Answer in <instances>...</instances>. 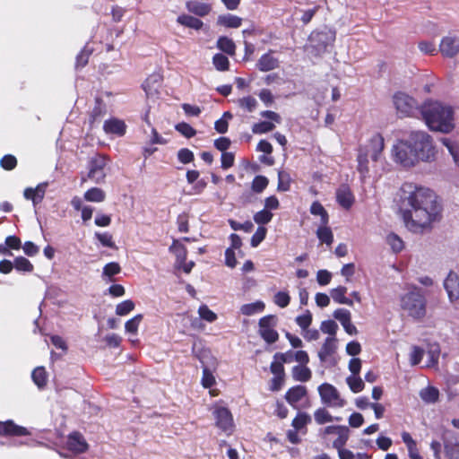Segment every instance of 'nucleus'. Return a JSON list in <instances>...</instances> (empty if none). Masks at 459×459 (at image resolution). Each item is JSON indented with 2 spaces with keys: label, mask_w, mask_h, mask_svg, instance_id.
<instances>
[{
  "label": "nucleus",
  "mask_w": 459,
  "mask_h": 459,
  "mask_svg": "<svg viewBox=\"0 0 459 459\" xmlns=\"http://www.w3.org/2000/svg\"><path fill=\"white\" fill-rule=\"evenodd\" d=\"M403 205V220L412 232L430 230L434 223L443 218V204L439 196L429 187L413 182H404L400 188Z\"/></svg>",
  "instance_id": "nucleus-1"
},
{
  "label": "nucleus",
  "mask_w": 459,
  "mask_h": 459,
  "mask_svg": "<svg viewBox=\"0 0 459 459\" xmlns=\"http://www.w3.org/2000/svg\"><path fill=\"white\" fill-rule=\"evenodd\" d=\"M420 114L431 131L449 134L455 128V112L449 105L428 100L420 106Z\"/></svg>",
  "instance_id": "nucleus-2"
},
{
  "label": "nucleus",
  "mask_w": 459,
  "mask_h": 459,
  "mask_svg": "<svg viewBox=\"0 0 459 459\" xmlns=\"http://www.w3.org/2000/svg\"><path fill=\"white\" fill-rule=\"evenodd\" d=\"M428 301L422 290L412 285L409 291L401 295L400 307L415 321L421 322L427 316Z\"/></svg>",
  "instance_id": "nucleus-3"
},
{
  "label": "nucleus",
  "mask_w": 459,
  "mask_h": 459,
  "mask_svg": "<svg viewBox=\"0 0 459 459\" xmlns=\"http://www.w3.org/2000/svg\"><path fill=\"white\" fill-rule=\"evenodd\" d=\"M384 148V137L379 133H374L368 139V143L359 145L357 157V170L360 174L362 181L368 177V157H370L373 161H377Z\"/></svg>",
  "instance_id": "nucleus-4"
},
{
  "label": "nucleus",
  "mask_w": 459,
  "mask_h": 459,
  "mask_svg": "<svg viewBox=\"0 0 459 459\" xmlns=\"http://www.w3.org/2000/svg\"><path fill=\"white\" fill-rule=\"evenodd\" d=\"M408 141L412 148L418 162H431L436 158V147L430 134L425 131H412L410 133Z\"/></svg>",
  "instance_id": "nucleus-5"
},
{
  "label": "nucleus",
  "mask_w": 459,
  "mask_h": 459,
  "mask_svg": "<svg viewBox=\"0 0 459 459\" xmlns=\"http://www.w3.org/2000/svg\"><path fill=\"white\" fill-rule=\"evenodd\" d=\"M393 103L400 118L413 117L416 111L419 108L420 109L418 101L403 91H397L394 94Z\"/></svg>",
  "instance_id": "nucleus-6"
},
{
  "label": "nucleus",
  "mask_w": 459,
  "mask_h": 459,
  "mask_svg": "<svg viewBox=\"0 0 459 459\" xmlns=\"http://www.w3.org/2000/svg\"><path fill=\"white\" fill-rule=\"evenodd\" d=\"M334 33L331 30H314L308 37V48L314 56H318L326 51L327 47L334 41Z\"/></svg>",
  "instance_id": "nucleus-7"
},
{
  "label": "nucleus",
  "mask_w": 459,
  "mask_h": 459,
  "mask_svg": "<svg viewBox=\"0 0 459 459\" xmlns=\"http://www.w3.org/2000/svg\"><path fill=\"white\" fill-rule=\"evenodd\" d=\"M393 152L394 161L404 168H411L419 163L408 139L399 141L394 146Z\"/></svg>",
  "instance_id": "nucleus-8"
},
{
  "label": "nucleus",
  "mask_w": 459,
  "mask_h": 459,
  "mask_svg": "<svg viewBox=\"0 0 459 459\" xmlns=\"http://www.w3.org/2000/svg\"><path fill=\"white\" fill-rule=\"evenodd\" d=\"M277 316L274 315H267L259 319L258 333L268 344H273L279 339V333L274 329L277 325Z\"/></svg>",
  "instance_id": "nucleus-9"
},
{
  "label": "nucleus",
  "mask_w": 459,
  "mask_h": 459,
  "mask_svg": "<svg viewBox=\"0 0 459 459\" xmlns=\"http://www.w3.org/2000/svg\"><path fill=\"white\" fill-rule=\"evenodd\" d=\"M107 159L104 155H96L89 162V172L87 178L96 184L104 182L106 178L105 168Z\"/></svg>",
  "instance_id": "nucleus-10"
},
{
  "label": "nucleus",
  "mask_w": 459,
  "mask_h": 459,
  "mask_svg": "<svg viewBox=\"0 0 459 459\" xmlns=\"http://www.w3.org/2000/svg\"><path fill=\"white\" fill-rule=\"evenodd\" d=\"M322 403L328 407H341L342 399L337 389L331 384L324 383L318 386Z\"/></svg>",
  "instance_id": "nucleus-11"
},
{
  "label": "nucleus",
  "mask_w": 459,
  "mask_h": 459,
  "mask_svg": "<svg viewBox=\"0 0 459 459\" xmlns=\"http://www.w3.org/2000/svg\"><path fill=\"white\" fill-rule=\"evenodd\" d=\"M260 115L270 121H261L254 124L252 126V132L255 134H263L273 131L275 128L273 122L280 124L281 121V116L272 110L262 111Z\"/></svg>",
  "instance_id": "nucleus-12"
},
{
  "label": "nucleus",
  "mask_w": 459,
  "mask_h": 459,
  "mask_svg": "<svg viewBox=\"0 0 459 459\" xmlns=\"http://www.w3.org/2000/svg\"><path fill=\"white\" fill-rule=\"evenodd\" d=\"M215 425L224 432L231 434L234 429L233 416L230 411L224 406L216 407L213 411Z\"/></svg>",
  "instance_id": "nucleus-13"
},
{
  "label": "nucleus",
  "mask_w": 459,
  "mask_h": 459,
  "mask_svg": "<svg viewBox=\"0 0 459 459\" xmlns=\"http://www.w3.org/2000/svg\"><path fill=\"white\" fill-rule=\"evenodd\" d=\"M445 455L447 459H459V435L451 430L442 434Z\"/></svg>",
  "instance_id": "nucleus-14"
},
{
  "label": "nucleus",
  "mask_w": 459,
  "mask_h": 459,
  "mask_svg": "<svg viewBox=\"0 0 459 459\" xmlns=\"http://www.w3.org/2000/svg\"><path fill=\"white\" fill-rule=\"evenodd\" d=\"M66 448L74 454L79 455L88 451L89 445L79 431H74L67 436Z\"/></svg>",
  "instance_id": "nucleus-15"
},
{
  "label": "nucleus",
  "mask_w": 459,
  "mask_h": 459,
  "mask_svg": "<svg viewBox=\"0 0 459 459\" xmlns=\"http://www.w3.org/2000/svg\"><path fill=\"white\" fill-rule=\"evenodd\" d=\"M30 435V432L25 427L19 426L11 420L0 421L1 437H25Z\"/></svg>",
  "instance_id": "nucleus-16"
},
{
  "label": "nucleus",
  "mask_w": 459,
  "mask_h": 459,
  "mask_svg": "<svg viewBox=\"0 0 459 459\" xmlns=\"http://www.w3.org/2000/svg\"><path fill=\"white\" fill-rule=\"evenodd\" d=\"M439 51L445 57H454L459 53V37L448 35L441 39Z\"/></svg>",
  "instance_id": "nucleus-17"
},
{
  "label": "nucleus",
  "mask_w": 459,
  "mask_h": 459,
  "mask_svg": "<svg viewBox=\"0 0 459 459\" xmlns=\"http://www.w3.org/2000/svg\"><path fill=\"white\" fill-rule=\"evenodd\" d=\"M307 396V389L305 385H298L290 387L285 393L286 402L294 409H298V403Z\"/></svg>",
  "instance_id": "nucleus-18"
},
{
  "label": "nucleus",
  "mask_w": 459,
  "mask_h": 459,
  "mask_svg": "<svg viewBox=\"0 0 459 459\" xmlns=\"http://www.w3.org/2000/svg\"><path fill=\"white\" fill-rule=\"evenodd\" d=\"M444 288L447 292L450 301L459 299V276L454 271H450L444 281Z\"/></svg>",
  "instance_id": "nucleus-19"
},
{
  "label": "nucleus",
  "mask_w": 459,
  "mask_h": 459,
  "mask_svg": "<svg viewBox=\"0 0 459 459\" xmlns=\"http://www.w3.org/2000/svg\"><path fill=\"white\" fill-rule=\"evenodd\" d=\"M325 434L338 436L333 441V446L337 449L340 459H344V426H327Z\"/></svg>",
  "instance_id": "nucleus-20"
},
{
  "label": "nucleus",
  "mask_w": 459,
  "mask_h": 459,
  "mask_svg": "<svg viewBox=\"0 0 459 459\" xmlns=\"http://www.w3.org/2000/svg\"><path fill=\"white\" fill-rule=\"evenodd\" d=\"M186 8L198 17H205L212 11V4L204 1L188 0L186 2Z\"/></svg>",
  "instance_id": "nucleus-21"
},
{
  "label": "nucleus",
  "mask_w": 459,
  "mask_h": 459,
  "mask_svg": "<svg viewBox=\"0 0 459 459\" xmlns=\"http://www.w3.org/2000/svg\"><path fill=\"white\" fill-rule=\"evenodd\" d=\"M48 186V182H43L35 188L27 187L23 192V196L25 199L30 200L33 205L36 206L43 201Z\"/></svg>",
  "instance_id": "nucleus-22"
},
{
  "label": "nucleus",
  "mask_w": 459,
  "mask_h": 459,
  "mask_svg": "<svg viewBox=\"0 0 459 459\" xmlns=\"http://www.w3.org/2000/svg\"><path fill=\"white\" fill-rule=\"evenodd\" d=\"M103 130L107 134L123 136L126 131V125L123 120L117 118H110L104 122Z\"/></svg>",
  "instance_id": "nucleus-23"
},
{
  "label": "nucleus",
  "mask_w": 459,
  "mask_h": 459,
  "mask_svg": "<svg viewBox=\"0 0 459 459\" xmlns=\"http://www.w3.org/2000/svg\"><path fill=\"white\" fill-rule=\"evenodd\" d=\"M279 66V60L273 56V51L270 50L261 56L256 63V67L261 72H268Z\"/></svg>",
  "instance_id": "nucleus-24"
},
{
  "label": "nucleus",
  "mask_w": 459,
  "mask_h": 459,
  "mask_svg": "<svg viewBox=\"0 0 459 459\" xmlns=\"http://www.w3.org/2000/svg\"><path fill=\"white\" fill-rule=\"evenodd\" d=\"M105 114L106 106L102 98L98 96L95 98V105L89 115V123L91 127H92L96 122H100Z\"/></svg>",
  "instance_id": "nucleus-25"
},
{
  "label": "nucleus",
  "mask_w": 459,
  "mask_h": 459,
  "mask_svg": "<svg viewBox=\"0 0 459 459\" xmlns=\"http://www.w3.org/2000/svg\"><path fill=\"white\" fill-rule=\"evenodd\" d=\"M336 350L337 339L335 337H327L318 352L320 360L326 361L329 357L335 353Z\"/></svg>",
  "instance_id": "nucleus-26"
},
{
  "label": "nucleus",
  "mask_w": 459,
  "mask_h": 459,
  "mask_svg": "<svg viewBox=\"0 0 459 459\" xmlns=\"http://www.w3.org/2000/svg\"><path fill=\"white\" fill-rule=\"evenodd\" d=\"M177 22L186 28L200 30L204 27V22L198 17L190 14H180L177 18Z\"/></svg>",
  "instance_id": "nucleus-27"
},
{
  "label": "nucleus",
  "mask_w": 459,
  "mask_h": 459,
  "mask_svg": "<svg viewBox=\"0 0 459 459\" xmlns=\"http://www.w3.org/2000/svg\"><path fill=\"white\" fill-rule=\"evenodd\" d=\"M242 18L231 14V13H226V14H221L218 16L217 19V25L222 26L229 29H237L239 28L242 25Z\"/></svg>",
  "instance_id": "nucleus-28"
},
{
  "label": "nucleus",
  "mask_w": 459,
  "mask_h": 459,
  "mask_svg": "<svg viewBox=\"0 0 459 459\" xmlns=\"http://www.w3.org/2000/svg\"><path fill=\"white\" fill-rule=\"evenodd\" d=\"M292 377L296 381L307 382L311 379L312 372L307 365H297L292 368Z\"/></svg>",
  "instance_id": "nucleus-29"
},
{
  "label": "nucleus",
  "mask_w": 459,
  "mask_h": 459,
  "mask_svg": "<svg viewBox=\"0 0 459 459\" xmlns=\"http://www.w3.org/2000/svg\"><path fill=\"white\" fill-rule=\"evenodd\" d=\"M420 397L426 403H435L438 401L439 391L435 386H427L420 391Z\"/></svg>",
  "instance_id": "nucleus-30"
},
{
  "label": "nucleus",
  "mask_w": 459,
  "mask_h": 459,
  "mask_svg": "<svg viewBox=\"0 0 459 459\" xmlns=\"http://www.w3.org/2000/svg\"><path fill=\"white\" fill-rule=\"evenodd\" d=\"M217 48L231 56L236 54V45L234 41L227 36H221L218 39Z\"/></svg>",
  "instance_id": "nucleus-31"
},
{
  "label": "nucleus",
  "mask_w": 459,
  "mask_h": 459,
  "mask_svg": "<svg viewBox=\"0 0 459 459\" xmlns=\"http://www.w3.org/2000/svg\"><path fill=\"white\" fill-rule=\"evenodd\" d=\"M31 378L34 384L42 389L47 385L48 374L44 367H37L31 373Z\"/></svg>",
  "instance_id": "nucleus-32"
},
{
  "label": "nucleus",
  "mask_w": 459,
  "mask_h": 459,
  "mask_svg": "<svg viewBox=\"0 0 459 459\" xmlns=\"http://www.w3.org/2000/svg\"><path fill=\"white\" fill-rule=\"evenodd\" d=\"M310 212H311V214H313L315 216H320L321 225L325 226L328 224V222H329L328 213L320 202L315 201L312 203V204L310 206Z\"/></svg>",
  "instance_id": "nucleus-33"
},
{
  "label": "nucleus",
  "mask_w": 459,
  "mask_h": 459,
  "mask_svg": "<svg viewBox=\"0 0 459 459\" xmlns=\"http://www.w3.org/2000/svg\"><path fill=\"white\" fill-rule=\"evenodd\" d=\"M265 305L263 301L258 300L253 303L244 304L240 307V312L245 316H252L256 313H261L264 310Z\"/></svg>",
  "instance_id": "nucleus-34"
},
{
  "label": "nucleus",
  "mask_w": 459,
  "mask_h": 459,
  "mask_svg": "<svg viewBox=\"0 0 459 459\" xmlns=\"http://www.w3.org/2000/svg\"><path fill=\"white\" fill-rule=\"evenodd\" d=\"M106 198L105 192L99 187H91L84 193V199L88 202L100 203Z\"/></svg>",
  "instance_id": "nucleus-35"
},
{
  "label": "nucleus",
  "mask_w": 459,
  "mask_h": 459,
  "mask_svg": "<svg viewBox=\"0 0 459 459\" xmlns=\"http://www.w3.org/2000/svg\"><path fill=\"white\" fill-rule=\"evenodd\" d=\"M13 268L18 272L31 273L34 270L30 261L23 256H17L13 261Z\"/></svg>",
  "instance_id": "nucleus-36"
},
{
  "label": "nucleus",
  "mask_w": 459,
  "mask_h": 459,
  "mask_svg": "<svg viewBox=\"0 0 459 459\" xmlns=\"http://www.w3.org/2000/svg\"><path fill=\"white\" fill-rule=\"evenodd\" d=\"M238 106L245 111L253 112L257 107V101L253 96H247L237 100Z\"/></svg>",
  "instance_id": "nucleus-37"
},
{
  "label": "nucleus",
  "mask_w": 459,
  "mask_h": 459,
  "mask_svg": "<svg viewBox=\"0 0 459 459\" xmlns=\"http://www.w3.org/2000/svg\"><path fill=\"white\" fill-rule=\"evenodd\" d=\"M316 236L321 243H325L328 246L333 241V232L327 225H321L316 230Z\"/></svg>",
  "instance_id": "nucleus-38"
},
{
  "label": "nucleus",
  "mask_w": 459,
  "mask_h": 459,
  "mask_svg": "<svg viewBox=\"0 0 459 459\" xmlns=\"http://www.w3.org/2000/svg\"><path fill=\"white\" fill-rule=\"evenodd\" d=\"M386 243L390 246L394 253H399L404 248V243L403 239L393 232L386 236Z\"/></svg>",
  "instance_id": "nucleus-39"
},
{
  "label": "nucleus",
  "mask_w": 459,
  "mask_h": 459,
  "mask_svg": "<svg viewBox=\"0 0 459 459\" xmlns=\"http://www.w3.org/2000/svg\"><path fill=\"white\" fill-rule=\"evenodd\" d=\"M269 180L265 176L257 175L251 183V189L254 193H262L268 186Z\"/></svg>",
  "instance_id": "nucleus-40"
},
{
  "label": "nucleus",
  "mask_w": 459,
  "mask_h": 459,
  "mask_svg": "<svg viewBox=\"0 0 459 459\" xmlns=\"http://www.w3.org/2000/svg\"><path fill=\"white\" fill-rule=\"evenodd\" d=\"M212 64L218 71L225 72L230 69L229 58L223 54L217 53L212 57Z\"/></svg>",
  "instance_id": "nucleus-41"
},
{
  "label": "nucleus",
  "mask_w": 459,
  "mask_h": 459,
  "mask_svg": "<svg viewBox=\"0 0 459 459\" xmlns=\"http://www.w3.org/2000/svg\"><path fill=\"white\" fill-rule=\"evenodd\" d=\"M311 422V417L306 412H299L292 420V427L296 430H301Z\"/></svg>",
  "instance_id": "nucleus-42"
},
{
  "label": "nucleus",
  "mask_w": 459,
  "mask_h": 459,
  "mask_svg": "<svg viewBox=\"0 0 459 459\" xmlns=\"http://www.w3.org/2000/svg\"><path fill=\"white\" fill-rule=\"evenodd\" d=\"M291 178L289 173L285 171L278 172L277 190L280 192H287L290 188Z\"/></svg>",
  "instance_id": "nucleus-43"
},
{
  "label": "nucleus",
  "mask_w": 459,
  "mask_h": 459,
  "mask_svg": "<svg viewBox=\"0 0 459 459\" xmlns=\"http://www.w3.org/2000/svg\"><path fill=\"white\" fill-rule=\"evenodd\" d=\"M314 418L317 424L323 425L333 420V418L325 408H318L314 412Z\"/></svg>",
  "instance_id": "nucleus-44"
},
{
  "label": "nucleus",
  "mask_w": 459,
  "mask_h": 459,
  "mask_svg": "<svg viewBox=\"0 0 459 459\" xmlns=\"http://www.w3.org/2000/svg\"><path fill=\"white\" fill-rule=\"evenodd\" d=\"M346 383L353 393L361 392L365 386L364 382L359 375L346 377Z\"/></svg>",
  "instance_id": "nucleus-45"
},
{
  "label": "nucleus",
  "mask_w": 459,
  "mask_h": 459,
  "mask_svg": "<svg viewBox=\"0 0 459 459\" xmlns=\"http://www.w3.org/2000/svg\"><path fill=\"white\" fill-rule=\"evenodd\" d=\"M134 307L135 305L133 300L126 299L117 305L116 314L120 316H126L134 309Z\"/></svg>",
  "instance_id": "nucleus-46"
},
{
  "label": "nucleus",
  "mask_w": 459,
  "mask_h": 459,
  "mask_svg": "<svg viewBox=\"0 0 459 459\" xmlns=\"http://www.w3.org/2000/svg\"><path fill=\"white\" fill-rule=\"evenodd\" d=\"M320 330L324 333L328 334V337H335L338 330V325L333 320H325L321 323Z\"/></svg>",
  "instance_id": "nucleus-47"
},
{
  "label": "nucleus",
  "mask_w": 459,
  "mask_h": 459,
  "mask_svg": "<svg viewBox=\"0 0 459 459\" xmlns=\"http://www.w3.org/2000/svg\"><path fill=\"white\" fill-rule=\"evenodd\" d=\"M95 238L100 242L103 247H110L113 249H117V247L113 240V236L108 232L95 233Z\"/></svg>",
  "instance_id": "nucleus-48"
},
{
  "label": "nucleus",
  "mask_w": 459,
  "mask_h": 459,
  "mask_svg": "<svg viewBox=\"0 0 459 459\" xmlns=\"http://www.w3.org/2000/svg\"><path fill=\"white\" fill-rule=\"evenodd\" d=\"M441 143L449 151L455 162L459 161V144L448 138H442Z\"/></svg>",
  "instance_id": "nucleus-49"
},
{
  "label": "nucleus",
  "mask_w": 459,
  "mask_h": 459,
  "mask_svg": "<svg viewBox=\"0 0 459 459\" xmlns=\"http://www.w3.org/2000/svg\"><path fill=\"white\" fill-rule=\"evenodd\" d=\"M17 159L13 154H5L0 159V166L4 170H13L17 166Z\"/></svg>",
  "instance_id": "nucleus-50"
},
{
  "label": "nucleus",
  "mask_w": 459,
  "mask_h": 459,
  "mask_svg": "<svg viewBox=\"0 0 459 459\" xmlns=\"http://www.w3.org/2000/svg\"><path fill=\"white\" fill-rule=\"evenodd\" d=\"M273 216V214L270 211H268L266 209H263V210L257 212L256 213H255L254 221L255 223L262 226V225L269 223L272 221Z\"/></svg>",
  "instance_id": "nucleus-51"
},
{
  "label": "nucleus",
  "mask_w": 459,
  "mask_h": 459,
  "mask_svg": "<svg viewBox=\"0 0 459 459\" xmlns=\"http://www.w3.org/2000/svg\"><path fill=\"white\" fill-rule=\"evenodd\" d=\"M143 315L138 314L134 316L133 318L129 319L125 324V328L127 333L136 334L138 332V327L140 323L143 320Z\"/></svg>",
  "instance_id": "nucleus-52"
},
{
  "label": "nucleus",
  "mask_w": 459,
  "mask_h": 459,
  "mask_svg": "<svg viewBox=\"0 0 459 459\" xmlns=\"http://www.w3.org/2000/svg\"><path fill=\"white\" fill-rule=\"evenodd\" d=\"M175 129L186 138H192L196 134V130L186 122L177 124Z\"/></svg>",
  "instance_id": "nucleus-53"
},
{
  "label": "nucleus",
  "mask_w": 459,
  "mask_h": 459,
  "mask_svg": "<svg viewBox=\"0 0 459 459\" xmlns=\"http://www.w3.org/2000/svg\"><path fill=\"white\" fill-rule=\"evenodd\" d=\"M198 314L203 320L212 323L217 319V315L206 305H202L198 308Z\"/></svg>",
  "instance_id": "nucleus-54"
},
{
  "label": "nucleus",
  "mask_w": 459,
  "mask_h": 459,
  "mask_svg": "<svg viewBox=\"0 0 459 459\" xmlns=\"http://www.w3.org/2000/svg\"><path fill=\"white\" fill-rule=\"evenodd\" d=\"M296 323L302 330H307L312 323V314L307 310L303 315L296 317Z\"/></svg>",
  "instance_id": "nucleus-55"
},
{
  "label": "nucleus",
  "mask_w": 459,
  "mask_h": 459,
  "mask_svg": "<svg viewBox=\"0 0 459 459\" xmlns=\"http://www.w3.org/2000/svg\"><path fill=\"white\" fill-rule=\"evenodd\" d=\"M273 301L278 307L284 308L290 304V297L286 291H278L274 295Z\"/></svg>",
  "instance_id": "nucleus-56"
},
{
  "label": "nucleus",
  "mask_w": 459,
  "mask_h": 459,
  "mask_svg": "<svg viewBox=\"0 0 459 459\" xmlns=\"http://www.w3.org/2000/svg\"><path fill=\"white\" fill-rule=\"evenodd\" d=\"M266 233L267 230L263 226H259L251 238V246L256 247L265 238Z\"/></svg>",
  "instance_id": "nucleus-57"
},
{
  "label": "nucleus",
  "mask_w": 459,
  "mask_h": 459,
  "mask_svg": "<svg viewBox=\"0 0 459 459\" xmlns=\"http://www.w3.org/2000/svg\"><path fill=\"white\" fill-rule=\"evenodd\" d=\"M178 159L181 163L188 164L195 160V155L191 150L182 148L178 152Z\"/></svg>",
  "instance_id": "nucleus-58"
},
{
  "label": "nucleus",
  "mask_w": 459,
  "mask_h": 459,
  "mask_svg": "<svg viewBox=\"0 0 459 459\" xmlns=\"http://www.w3.org/2000/svg\"><path fill=\"white\" fill-rule=\"evenodd\" d=\"M121 272V266L117 262H110L103 267V275L112 277Z\"/></svg>",
  "instance_id": "nucleus-59"
},
{
  "label": "nucleus",
  "mask_w": 459,
  "mask_h": 459,
  "mask_svg": "<svg viewBox=\"0 0 459 459\" xmlns=\"http://www.w3.org/2000/svg\"><path fill=\"white\" fill-rule=\"evenodd\" d=\"M424 350L419 346H413L411 352V364L415 366L420 363L423 359Z\"/></svg>",
  "instance_id": "nucleus-60"
},
{
  "label": "nucleus",
  "mask_w": 459,
  "mask_h": 459,
  "mask_svg": "<svg viewBox=\"0 0 459 459\" xmlns=\"http://www.w3.org/2000/svg\"><path fill=\"white\" fill-rule=\"evenodd\" d=\"M161 81H162V77L160 75V74H152L151 76H149L145 81L143 83V90L146 91V93L148 94V91L154 85V84H157L158 86H160V84L161 83Z\"/></svg>",
  "instance_id": "nucleus-61"
},
{
  "label": "nucleus",
  "mask_w": 459,
  "mask_h": 459,
  "mask_svg": "<svg viewBox=\"0 0 459 459\" xmlns=\"http://www.w3.org/2000/svg\"><path fill=\"white\" fill-rule=\"evenodd\" d=\"M215 384V378L212 373L204 368L203 370L202 385L205 388H210Z\"/></svg>",
  "instance_id": "nucleus-62"
},
{
  "label": "nucleus",
  "mask_w": 459,
  "mask_h": 459,
  "mask_svg": "<svg viewBox=\"0 0 459 459\" xmlns=\"http://www.w3.org/2000/svg\"><path fill=\"white\" fill-rule=\"evenodd\" d=\"M221 160V168L223 169H228L234 165L235 155L232 152H222Z\"/></svg>",
  "instance_id": "nucleus-63"
},
{
  "label": "nucleus",
  "mask_w": 459,
  "mask_h": 459,
  "mask_svg": "<svg viewBox=\"0 0 459 459\" xmlns=\"http://www.w3.org/2000/svg\"><path fill=\"white\" fill-rule=\"evenodd\" d=\"M332 280V273L327 270H319L316 273V281L319 285L325 286L330 283Z\"/></svg>",
  "instance_id": "nucleus-64"
}]
</instances>
